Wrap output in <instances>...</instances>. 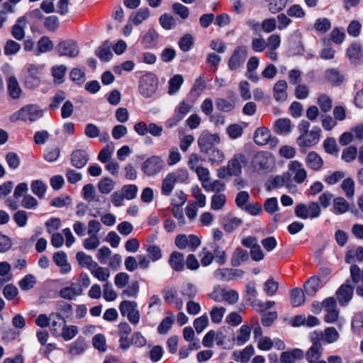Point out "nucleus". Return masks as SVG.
I'll return each mask as SVG.
<instances>
[{"label": "nucleus", "mask_w": 363, "mask_h": 363, "mask_svg": "<svg viewBox=\"0 0 363 363\" xmlns=\"http://www.w3.org/2000/svg\"><path fill=\"white\" fill-rule=\"evenodd\" d=\"M340 337L337 330L333 327L326 328L324 330L323 339L328 343H333Z\"/></svg>", "instance_id": "61"}, {"label": "nucleus", "mask_w": 363, "mask_h": 363, "mask_svg": "<svg viewBox=\"0 0 363 363\" xmlns=\"http://www.w3.org/2000/svg\"><path fill=\"white\" fill-rule=\"evenodd\" d=\"M213 256L220 265H223L227 261V255L223 248L216 243L213 244Z\"/></svg>", "instance_id": "50"}, {"label": "nucleus", "mask_w": 363, "mask_h": 363, "mask_svg": "<svg viewBox=\"0 0 363 363\" xmlns=\"http://www.w3.org/2000/svg\"><path fill=\"white\" fill-rule=\"evenodd\" d=\"M325 79L333 85H339L344 80V76L335 68L328 69L325 72Z\"/></svg>", "instance_id": "30"}, {"label": "nucleus", "mask_w": 363, "mask_h": 363, "mask_svg": "<svg viewBox=\"0 0 363 363\" xmlns=\"http://www.w3.org/2000/svg\"><path fill=\"white\" fill-rule=\"evenodd\" d=\"M41 69L35 65H28L27 74L24 77L23 84L26 88L33 89L40 84Z\"/></svg>", "instance_id": "7"}, {"label": "nucleus", "mask_w": 363, "mask_h": 363, "mask_svg": "<svg viewBox=\"0 0 363 363\" xmlns=\"http://www.w3.org/2000/svg\"><path fill=\"white\" fill-rule=\"evenodd\" d=\"M60 148L57 146H52L50 147H48L44 153V158L46 161L49 162H52L56 161L60 157Z\"/></svg>", "instance_id": "59"}, {"label": "nucleus", "mask_w": 363, "mask_h": 363, "mask_svg": "<svg viewBox=\"0 0 363 363\" xmlns=\"http://www.w3.org/2000/svg\"><path fill=\"white\" fill-rule=\"evenodd\" d=\"M247 55L248 50L247 46H238L228 60V67L230 69H238L245 62Z\"/></svg>", "instance_id": "8"}, {"label": "nucleus", "mask_w": 363, "mask_h": 363, "mask_svg": "<svg viewBox=\"0 0 363 363\" xmlns=\"http://www.w3.org/2000/svg\"><path fill=\"white\" fill-rule=\"evenodd\" d=\"M331 28V23L326 18H320L315 21L314 28L322 33H326Z\"/></svg>", "instance_id": "64"}, {"label": "nucleus", "mask_w": 363, "mask_h": 363, "mask_svg": "<svg viewBox=\"0 0 363 363\" xmlns=\"http://www.w3.org/2000/svg\"><path fill=\"white\" fill-rule=\"evenodd\" d=\"M359 262H363V247L359 246L355 250H349L345 256V262L351 263L354 261V258Z\"/></svg>", "instance_id": "51"}, {"label": "nucleus", "mask_w": 363, "mask_h": 363, "mask_svg": "<svg viewBox=\"0 0 363 363\" xmlns=\"http://www.w3.org/2000/svg\"><path fill=\"white\" fill-rule=\"evenodd\" d=\"M76 259L82 267L87 268L89 271L97 266V263L93 261L92 257L84 252H78L76 255Z\"/></svg>", "instance_id": "29"}, {"label": "nucleus", "mask_w": 363, "mask_h": 363, "mask_svg": "<svg viewBox=\"0 0 363 363\" xmlns=\"http://www.w3.org/2000/svg\"><path fill=\"white\" fill-rule=\"evenodd\" d=\"M91 274L101 281H106L110 277V271L106 267L97 266L90 270Z\"/></svg>", "instance_id": "39"}, {"label": "nucleus", "mask_w": 363, "mask_h": 363, "mask_svg": "<svg viewBox=\"0 0 363 363\" xmlns=\"http://www.w3.org/2000/svg\"><path fill=\"white\" fill-rule=\"evenodd\" d=\"M26 25V16H21L17 19L16 24L13 26L11 29V34L15 39L21 40L24 38Z\"/></svg>", "instance_id": "20"}, {"label": "nucleus", "mask_w": 363, "mask_h": 363, "mask_svg": "<svg viewBox=\"0 0 363 363\" xmlns=\"http://www.w3.org/2000/svg\"><path fill=\"white\" fill-rule=\"evenodd\" d=\"M337 298L342 306H346L353 296V288L350 284H342L336 292Z\"/></svg>", "instance_id": "19"}, {"label": "nucleus", "mask_w": 363, "mask_h": 363, "mask_svg": "<svg viewBox=\"0 0 363 363\" xmlns=\"http://www.w3.org/2000/svg\"><path fill=\"white\" fill-rule=\"evenodd\" d=\"M36 283V278L33 274L26 275L20 281L19 286L23 291H27L33 288Z\"/></svg>", "instance_id": "57"}, {"label": "nucleus", "mask_w": 363, "mask_h": 363, "mask_svg": "<svg viewBox=\"0 0 363 363\" xmlns=\"http://www.w3.org/2000/svg\"><path fill=\"white\" fill-rule=\"evenodd\" d=\"M43 116V110L34 104L26 105L22 107L11 116V120H22L24 121H35Z\"/></svg>", "instance_id": "2"}, {"label": "nucleus", "mask_w": 363, "mask_h": 363, "mask_svg": "<svg viewBox=\"0 0 363 363\" xmlns=\"http://www.w3.org/2000/svg\"><path fill=\"white\" fill-rule=\"evenodd\" d=\"M184 82V78L181 74H175L168 82V94L174 95L180 89Z\"/></svg>", "instance_id": "32"}, {"label": "nucleus", "mask_w": 363, "mask_h": 363, "mask_svg": "<svg viewBox=\"0 0 363 363\" xmlns=\"http://www.w3.org/2000/svg\"><path fill=\"white\" fill-rule=\"evenodd\" d=\"M82 294L83 289L77 283H72L69 286L63 287L59 291L60 296L67 300H73Z\"/></svg>", "instance_id": "16"}, {"label": "nucleus", "mask_w": 363, "mask_h": 363, "mask_svg": "<svg viewBox=\"0 0 363 363\" xmlns=\"http://www.w3.org/2000/svg\"><path fill=\"white\" fill-rule=\"evenodd\" d=\"M53 47V43L50 38L47 36H43L40 38L38 42V52L36 55L51 51Z\"/></svg>", "instance_id": "42"}, {"label": "nucleus", "mask_w": 363, "mask_h": 363, "mask_svg": "<svg viewBox=\"0 0 363 363\" xmlns=\"http://www.w3.org/2000/svg\"><path fill=\"white\" fill-rule=\"evenodd\" d=\"M72 164L78 169L84 167L89 160V154L84 150H76L70 156Z\"/></svg>", "instance_id": "17"}, {"label": "nucleus", "mask_w": 363, "mask_h": 363, "mask_svg": "<svg viewBox=\"0 0 363 363\" xmlns=\"http://www.w3.org/2000/svg\"><path fill=\"white\" fill-rule=\"evenodd\" d=\"M320 129L314 127L311 131L301 134L296 139V143L301 151L305 152L308 147L315 145L320 140Z\"/></svg>", "instance_id": "4"}, {"label": "nucleus", "mask_w": 363, "mask_h": 363, "mask_svg": "<svg viewBox=\"0 0 363 363\" xmlns=\"http://www.w3.org/2000/svg\"><path fill=\"white\" fill-rule=\"evenodd\" d=\"M55 49L57 54L60 56L74 57L79 54V48L77 43L71 40L60 42Z\"/></svg>", "instance_id": "9"}, {"label": "nucleus", "mask_w": 363, "mask_h": 363, "mask_svg": "<svg viewBox=\"0 0 363 363\" xmlns=\"http://www.w3.org/2000/svg\"><path fill=\"white\" fill-rule=\"evenodd\" d=\"M269 1V11L272 13H277L283 10L287 4L288 0H266Z\"/></svg>", "instance_id": "54"}, {"label": "nucleus", "mask_w": 363, "mask_h": 363, "mask_svg": "<svg viewBox=\"0 0 363 363\" xmlns=\"http://www.w3.org/2000/svg\"><path fill=\"white\" fill-rule=\"evenodd\" d=\"M350 276L354 284L362 282L363 284V269H361L357 264H352L350 268Z\"/></svg>", "instance_id": "55"}, {"label": "nucleus", "mask_w": 363, "mask_h": 363, "mask_svg": "<svg viewBox=\"0 0 363 363\" xmlns=\"http://www.w3.org/2000/svg\"><path fill=\"white\" fill-rule=\"evenodd\" d=\"M216 105L218 110L224 112L231 111L235 108L234 96L229 99L218 98L216 100Z\"/></svg>", "instance_id": "33"}, {"label": "nucleus", "mask_w": 363, "mask_h": 363, "mask_svg": "<svg viewBox=\"0 0 363 363\" xmlns=\"http://www.w3.org/2000/svg\"><path fill=\"white\" fill-rule=\"evenodd\" d=\"M159 21L161 26L166 30H170L176 25V21L174 17L167 13L162 14L160 17Z\"/></svg>", "instance_id": "60"}, {"label": "nucleus", "mask_w": 363, "mask_h": 363, "mask_svg": "<svg viewBox=\"0 0 363 363\" xmlns=\"http://www.w3.org/2000/svg\"><path fill=\"white\" fill-rule=\"evenodd\" d=\"M271 138L270 130L264 127L258 128L254 133V141L258 145H266Z\"/></svg>", "instance_id": "24"}, {"label": "nucleus", "mask_w": 363, "mask_h": 363, "mask_svg": "<svg viewBox=\"0 0 363 363\" xmlns=\"http://www.w3.org/2000/svg\"><path fill=\"white\" fill-rule=\"evenodd\" d=\"M287 83L285 80L278 81L274 86V97L277 101H284L287 98Z\"/></svg>", "instance_id": "27"}, {"label": "nucleus", "mask_w": 363, "mask_h": 363, "mask_svg": "<svg viewBox=\"0 0 363 363\" xmlns=\"http://www.w3.org/2000/svg\"><path fill=\"white\" fill-rule=\"evenodd\" d=\"M82 196L84 200L91 203L99 201V198L96 196V190L93 184H88L83 186Z\"/></svg>", "instance_id": "38"}, {"label": "nucleus", "mask_w": 363, "mask_h": 363, "mask_svg": "<svg viewBox=\"0 0 363 363\" xmlns=\"http://www.w3.org/2000/svg\"><path fill=\"white\" fill-rule=\"evenodd\" d=\"M168 262L170 267L177 272H181L184 269V255L181 252L177 251L172 252Z\"/></svg>", "instance_id": "23"}, {"label": "nucleus", "mask_w": 363, "mask_h": 363, "mask_svg": "<svg viewBox=\"0 0 363 363\" xmlns=\"http://www.w3.org/2000/svg\"><path fill=\"white\" fill-rule=\"evenodd\" d=\"M249 259V253L246 250L237 248L232 254L230 259L231 265L233 267H239L242 262H246Z\"/></svg>", "instance_id": "26"}, {"label": "nucleus", "mask_w": 363, "mask_h": 363, "mask_svg": "<svg viewBox=\"0 0 363 363\" xmlns=\"http://www.w3.org/2000/svg\"><path fill=\"white\" fill-rule=\"evenodd\" d=\"M164 167V162L161 157L154 155L148 157L141 165V170L147 176L160 173Z\"/></svg>", "instance_id": "5"}, {"label": "nucleus", "mask_w": 363, "mask_h": 363, "mask_svg": "<svg viewBox=\"0 0 363 363\" xmlns=\"http://www.w3.org/2000/svg\"><path fill=\"white\" fill-rule=\"evenodd\" d=\"M167 316L165 317L157 328V331L160 334H167L169 330L172 328L174 322V315L172 312H168Z\"/></svg>", "instance_id": "34"}, {"label": "nucleus", "mask_w": 363, "mask_h": 363, "mask_svg": "<svg viewBox=\"0 0 363 363\" xmlns=\"http://www.w3.org/2000/svg\"><path fill=\"white\" fill-rule=\"evenodd\" d=\"M291 303L298 307L305 302V294L301 288H295L291 291Z\"/></svg>", "instance_id": "35"}, {"label": "nucleus", "mask_w": 363, "mask_h": 363, "mask_svg": "<svg viewBox=\"0 0 363 363\" xmlns=\"http://www.w3.org/2000/svg\"><path fill=\"white\" fill-rule=\"evenodd\" d=\"M324 285L323 280L317 276L309 278L304 284V291L306 294L313 296Z\"/></svg>", "instance_id": "18"}, {"label": "nucleus", "mask_w": 363, "mask_h": 363, "mask_svg": "<svg viewBox=\"0 0 363 363\" xmlns=\"http://www.w3.org/2000/svg\"><path fill=\"white\" fill-rule=\"evenodd\" d=\"M146 252L148 258L152 262H157L162 257L161 248L156 245H148L146 247Z\"/></svg>", "instance_id": "43"}, {"label": "nucleus", "mask_w": 363, "mask_h": 363, "mask_svg": "<svg viewBox=\"0 0 363 363\" xmlns=\"http://www.w3.org/2000/svg\"><path fill=\"white\" fill-rule=\"evenodd\" d=\"M306 164L308 167L314 170H320L324 162L322 157L315 151L309 152L306 157Z\"/></svg>", "instance_id": "21"}, {"label": "nucleus", "mask_w": 363, "mask_h": 363, "mask_svg": "<svg viewBox=\"0 0 363 363\" xmlns=\"http://www.w3.org/2000/svg\"><path fill=\"white\" fill-rule=\"evenodd\" d=\"M220 141L218 134H211L207 131L203 132L198 139V145L201 152L215 147Z\"/></svg>", "instance_id": "10"}, {"label": "nucleus", "mask_w": 363, "mask_h": 363, "mask_svg": "<svg viewBox=\"0 0 363 363\" xmlns=\"http://www.w3.org/2000/svg\"><path fill=\"white\" fill-rule=\"evenodd\" d=\"M347 55L351 63L359 65L363 62V50L358 43H353L347 49Z\"/></svg>", "instance_id": "13"}, {"label": "nucleus", "mask_w": 363, "mask_h": 363, "mask_svg": "<svg viewBox=\"0 0 363 363\" xmlns=\"http://www.w3.org/2000/svg\"><path fill=\"white\" fill-rule=\"evenodd\" d=\"M286 186L290 192H294L296 186L292 184L291 173L286 172L281 175L271 177L266 184L267 191L277 189Z\"/></svg>", "instance_id": "1"}, {"label": "nucleus", "mask_w": 363, "mask_h": 363, "mask_svg": "<svg viewBox=\"0 0 363 363\" xmlns=\"http://www.w3.org/2000/svg\"><path fill=\"white\" fill-rule=\"evenodd\" d=\"M250 328L247 325H243L239 330V333L237 336L236 340L238 345H243L245 343L250 337Z\"/></svg>", "instance_id": "53"}, {"label": "nucleus", "mask_w": 363, "mask_h": 363, "mask_svg": "<svg viewBox=\"0 0 363 363\" xmlns=\"http://www.w3.org/2000/svg\"><path fill=\"white\" fill-rule=\"evenodd\" d=\"M317 104L320 106V110L324 113L330 111L333 107V101L331 98L325 94H320L318 95L317 98Z\"/></svg>", "instance_id": "40"}, {"label": "nucleus", "mask_w": 363, "mask_h": 363, "mask_svg": "<svg viewBox=\"0 0 363 363\" xmlns=\"http://www.w3.org/2000/svg\"><path fill=\"white\" fill-rule=\"evenodd\" d=\"M150 16V11L147 8H143L138 10L135 13L132 14L130 19L135 25L140 24Z\"/></svg>", "instance_id": "48"}, {"label": "nucleus", "mask_w": 363, "mask_h": 363, "mask_svg": "<svg viewBox=\"0 0 363 363\" xmlns=\"http://www.w3.org/2000/svg\"><path fill=\"white\" fill-rule=\"evenodd\" d=\"M158 86V79L152 73L143 75L139 81V91L145 98H150L155 93Z\"/></svg>", "instance_id": "3"}, {"label": "nucleus", "mask_w": 363, "mask_h": 363, "mask_svg": "<svg viewBox=\"0 0 363 363\" xmlns=\"http://www.w3.org/2000/svg\"><path fill=\"white\" fill-rule=\"evenodd\" d=\"M50 329L52 335L59 337L62 328L66 324V320L62 315L58 313H51L50 314Z\"/></svg>", "instance_id": "14"}, {"label": "nucleus", "mask_w": 363, "mask_h": 363, "mask_svg": "<svg viewBox=\"0 0 363 363\" xmlns=\"http://www.w3.org/2000/svg\"><path fill=\"white\" fill-rule=\"evenodd\" d=\"M263 209L269 214H273L279 209L278 200L276 197L268 198L265 200Z\"/></svg>", "instance_id": "49"}, {"label": "nucleus", "mask_w": 363, "mask_h": 363, "mask_svg": "<svg viewBox=\"0 0 363 363\" xmlns=\"http://www.w3.org/2000/svg\"><path fill=\"white\" fill-rule=\"evenodd\" d=\"M53 261L57 266L62 267L65 272L70 270V265L67 264V255L64 252H55L53 255Z\"/></svg>", "instance_id": "46"}, {"label": "nucleus", "mask_w": 363, "mask_h": 363, "mask_svg": "<svg viewBox=\"0 0 363 363\" xmlns=\"http://www.w3.org/2000/svg\"><path fill=\"white\" fill-rule=\"evenodd\" d=\"M119 310L123 316H127L128 320L133 325L140 321V312L135 301H123L119 305Z\"/></svg>", "instance_id": "6"}, {"label": "nucleus", "mask_w": 363, "mask_h": 363, "mask_svg": "<svg viewBox=\"0 0 363 363\" xmlns=\"http://www.w3.org/2000/svg\"><path fill=\"white\" fill-rule=\"evenodd\" d=\"M226 202V196L224 194H215L211 198V207L213 210H220Z\"/></svg>", "instance_id": "62"}, {"label": "nucleus", "mask_w": 363, "mask_h": 363, "mask_svg": "<svg viewBox=\"0 0 363 363\" xmlns=\"http://www.w3.org/2000/svg\"><path fill=\"white\" fill-rule=\"evenodd\" d=\"M292 128L291 122L287 118H279L274 124L275 132L279 135H288L291 132Z\"/></svg>", "instance_id": "25"}, {"label": "nucleus", "mask_w": 363, "mask_h": 363, "mask_svg": "<svg viewBox=\"0 0 363 363\" xmlns=\"http://www.w3.org/2000/svg\"><path fill=\"white\" fill-rule=\"evenodd\" d=\"M208 157V160L211 164L220 163L224 158L223 152L216 147H213L203 152Z\"/></svg>", "instance_id": "31"}, {"label": "nucleus", "mask_w": 363, "mask_h": 363, "mask_svg": "<svg viewBox=\"0 0 363 363\" xmlns=\"http://www.w3.org/2000/svg\"><path fill=\"white\" fill-rule=\"evenodd\" d=\"M287 172H291V175L294 174V180L298 184L303 183L307 177L306 171L302 167V164L297 160L290 162Z\"/></svg>", "instance_id": "12"}, {"label": "nucleus", "mask_w": 363, "mask_h": 363, "mask_svg": "<svg viewBox=\"0 0 363 363\" xmlns=\"http://www.w3.org/2000/svg\"><path fill=\"white\" fill-rule=\"evenodd\" d=\"M7 90L10 97L13 99H17L21 96L22 89L14 76H10L7 79Z\"/></svg>", "instance_id": "22"}, {"label": "nucleus", "mask_w": 363, "mask_h": 363, "mask_svg": "<svg viewBox=\"0 0 363 363\" xmlns=\"http://www.w3.org/2000/svg\"><path fill=\"white\" fill-rule=\"evenodd\" d=\"M323 147L325 151L330 155H337L338 147L336 140L333 138H328L323 142Z\"/></svg>", "instance_id": "63"}, {"label": "nucleus", "mask_w": 363, "mask_h": 363, "mask_svg": "<svg viewBox=\"0 0 363 363\" xmlns=\"http://www.w3.org/2000/svg\"><path fill=\"white\" fill-rule=\"evenodd\" d=\"M175 183L185 182L189 178V173L186 169H178L175 172L168 174Z\"/></svg>", "instance_id": "58"}, {"label": "nucleus", "mask_w": 363, "mask_h": 363, "mask_svg": "<svg viewBox=\"0 0 363 363\" xmlns=\"http://www.w3.org/2000/svg\"><path fill=\"white\" fill-rule=\"evenodd\" d=\"M159 34L153 28H150L142 39V43L146 48L156 46L157 44Z\"/></svg>", "instance_id": "28"}, {"label": "nucleus", "mask_w": 363, "mask_h": 363, "mask_svg": "<svg viewBox=\"0 0 363 363\" xmlns=\"http://www.w3.org/2000/svg\"><path fill=\"white\" fill-rule=\"evenodd\" d=\"M175 184L170 176L167 174L162 183V194L164 196H169L174 189Z\"/></svg>", "instance_id": "52"}, {"label": "nucleus", "mask_w": 363, "mask_h": 363, "mask_svg": "<svg viewBox=\"0 0 363 363\" xmlns=\"http://www.w3.org/2000/svg\"><path fill=\"white\" fill-rule=\"evenodd\" d=\"M340 187L347 199H352L354 197L355 183L353 179L350 177L345 179L342 182Z\"/></svg>", "instance_id": "36"}, {"label": "nucleus", "mask_w": 363, "mask_h": 363, "mask_svg": "<svg viewBox=\"0 0 363 363\" xmlns=\"http://www.w3.org/2000/svg\"><path fill=\"white\" fill-rule=\"evenodd\" d=\"M77 333L78 329L77 326L67 325L65 324L62 328L61 333L59 337H62L65 341H69L73 339Z\"/></svg>", "instance_id": "47"}, {"label": "nucleus", "mask_w": 363, "mask_h": 363, "mask_svg": "<svg viewBox=\"0 0 363 363\" xmlns=\"http://www.w3.org/2000/svg\"><path fill=\"white\" fill-rule=\"evenodd\" d=\"M115 182L109 177H104L98 183L99 191L104 194H109L114 188Z\"/></svg>", "instance_id": "45"}, {"label": "nucleus", "mask_w": 363, "mask_h": 363, "mask_svg": "<svg viewBox=\"0 0 363 363\" xmlns=\"http://www.w3.org/2000/svg\"><path fill=\"white\" fill-rule=\"evenodd\" d=\"M345 174L342 171H335L329 172L325 177L324 181L329 185H333L342 180Z\"/></svg>", "instance_id": "56"}, {"label": "nucleus", "mask_w": 363, "mask_h": 363, "mask_svg": "<svg viewBox=\"0 0 363 363\" xmlns=\"http://www.w3.org/2000/svg\"><path fill=\"white\" fill-rule=\"evenodd\" d=\"M323 348L319 340L313 341L311 347L306 352V359L308 363H316L320 358Z\"/></svg>", "instance_id": "15"}, {"label": "nucleus", "mask_w": 363, "mask_h": 363, "mask_svg": "<svg viewBox=\"0 0 363 363\" xmlns=\"http://www.w3.org/2000/svg\"><path fill=\"white\" fill-rule=\"evenodd\" d=\"M242 223V220L240 218L234 217V218L224 219L223 226V229L227 233H230L233 232L238 228H239Z\"/></svg>", "instance_id": "44"}, {"label": "nucleus", "mask_w": 363, "mask_h": 363, "mask_svg": "<svg viewBox=\"0 0 363 363\" xmlns=\"http://www.w3.org/2000/svg\"><path fill=\"white\" fill-rule=\"evenodd\" d=\"M247 163L245 156L242 153H238L233 155V157L228 162V172L230 176H238L241 174L242 166Z\"/></svg>", "instance_id": "11"}, {"label": "nucleus", "mask_w": 363, "mask_h": 363, "mask_svg": "<svg viewBox=\"0 0 363 363\" xmlns=\"http://www.w3.org/2000/svg\"><path fill=\"white\" fill-rule=\"evenodd\" d=\"M96 55L104 62L109 61L113 57L109 43L106 41L96 50Z\"/></svg>", "instance_id": "37"}, {"label": "nucleus", "mask_w": 363, "mask_h": 363, "mask_svg": "<svg viewBox=\"0 0 363 363\" xmlns=\"http://www.w3.org/2000/svg\"><path fill=\"white\" fill-rule=\"evenodd\" d=\"M350 204L343 197H337L333 200V209L335 213L342 214L349 210Z\"/></svg>", "instance_id": "41"}]
</instances>
